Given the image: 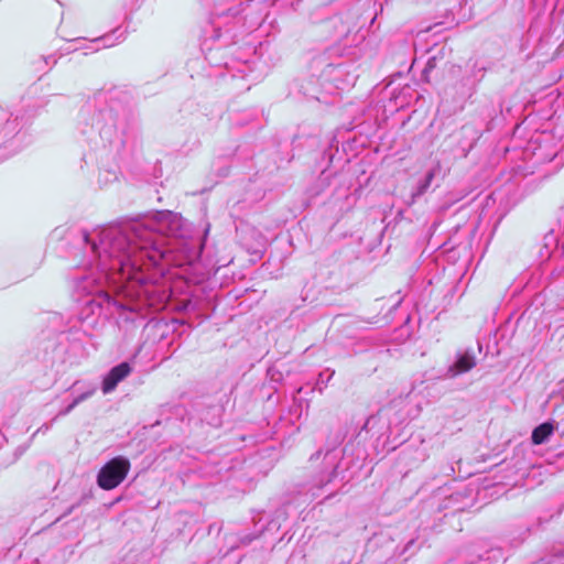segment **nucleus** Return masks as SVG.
<instances>
[{"label":"nucleus","mask_w":564,"mask_h":564,"mask_svg":"<svg viewBox=\"0 0 564 564\" xmlns=\"http://www.w3.org/2000/svg\"><path fill=\"white\" fill-rule=\"evenodd\" d=\"M554 431V426L549 423H542L539 426H536L531 435V441L534 445H541L543 444L552 434Z\"/></svg>","instance_id":"3"},{"label":"nucleus","mask_w":564,"mask_h":564,"mask_svg":"<svg viewBox=\"0 0 564 564\" xmlns=\"http://www.w3.org/2000/svg\"><path fill=\"white\" fill-rule=\"evenodd\" d=\"M475 366V358L468 354H465L458 358L454 367L457 373H463L471 370Z\"/></svg>","instance_id":"4"},{"label":"nucleus","mask_w":564,"mask_h":564,"mask_svg":"<svg viewBox=\"0 0 564 564\" xmlns=\"http://www.w3.org/2000/svg\"><path fill=\"white\" fill-rule=\"evenodd\" d=\"M130 467V462L124 457L118 456L110 459L98 473V486L105 490L117 488L128 476Z\"/></svg>","instance_id":"1"},{"label":"nucleus","mask_w":564,"mask_h":564,"mask_svg":"<svg viewBox=\"0 0 564 564\" xmlns=\"http://www.w3.org/2000/svg\"><path fill=\"white\" fill-rule=\"evenodd\" d=\"M131 372V367L128 362H121L118 366L113 367L108 375L104 378L102 381V392L109 393L111 392L117 384L127 378Z\"/></svg>","instance_id":"2"},{"label":"nucleus","mask_w":564,"mask_h":564,"mask_svg":"<svg viewBox=\"0 0 564 564\" xmlns=\"http://www.w3.org/2000/svg\"><path fill=\"white\" fill-rule=\"evenodd\" d=\"M434 177V173L433 172H429L427 175H426V181L427 183H430Z\"/></svg>","instance_id":"5"}]
</instances>
